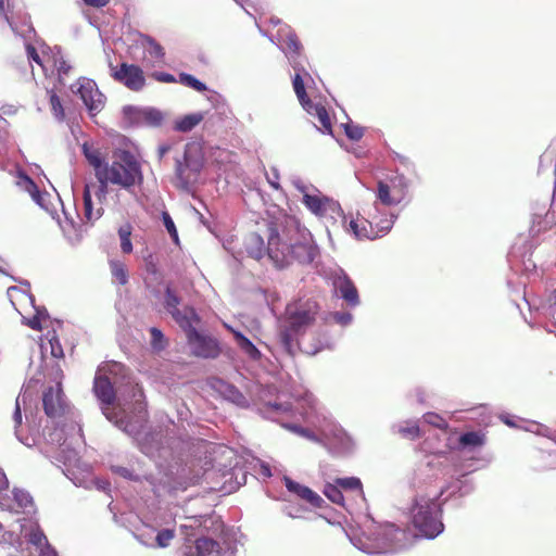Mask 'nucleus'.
<instances>
[{
	"label": "nucleus",
	"instance_id": "1",
	"mask_svg": "<svg viewBox=\"0 0 556 556\" xmlns=\"http://www.w3.org/2000/svg\"><path fill=\"white\" fill-rule=\"evenodd\" d=\"M267 247L255 232L248 236L244 248L249 256L261 260L265 253L277 267H285L291 261L311 263L316 255L309 231L302 227L294 216L282 214L267 224Z\"/></svg>",
	"mask_w": 556,
	"mask_h": 556
},
{
	"label": "nucleus",
	"instance_id": "2",
	"mask_svg": "<svg viewBox=\"0 0 556 556\" xmlns=\"http://www.w3.org/2000/svg\"><path fill=\"white\" fill-rule=\"evenodd\" d=\"M98 182L94 194L100 202L105 201L110 185L130 191L143 182L141 164L130 151L117 149L111 163L98 173Z\"/></svg>",
	"mask_w": 556,
	"mask_h": 556
},
{
	"label": "nucleus",
	"instance_id": "3",
	"mask_svg": "<svg viewBox=\"0 0 556 556\" xmlns=\"http://www.w3.org/2000/svg\"><path fill=\"white\" fill-rule=\"evenodd\" d=\"M318 312V303L312 300L288 307L286 325L280 326L278 336L289 355H294L298 337L314 324Z\"/></svg>",
	"mask_w": 556,
	"mask_h": 556
},
{
	"label": "nucleus",
	"instance_id": "4",
	"mask_svg": "<svg viewBox=\"0 0 556 556\" xmlns=\"http://www.w3.org/2000/svg\"><path fill=\"white\" fill-rule=\"evenodd\" d=\"M446 491L441 490L434 498L418 497L410 509L414 528L427 539H434L444 530L442 508L438 500Z\"/></svg>",
	"mask_w": 556,
	"mask_h": 556
},
{
	"label": "nucleus",
	"instance_id": "5",
	"mask_svg": "<svg viewBox=\"0 0 556 556\" xmlns=\"http://www.w3.org/2000/svg\"><path fill=\"white\" fill-rule=\"evenodd\" d=\"M131 389L132 396L136 397V404L138 405L139 412L138 418L135 424L126 419L123 416L122 412L116 410V408L111 407V405H104L102 407V410L105 417L110 421L114 422L119 429H122L128 434H136L140 431V429L143 427V424L146 422L147 412L141 401V399L143 397V391L139 389L137 386H134Z\"/></svg>",
	"mask_w": 556,
	"mask_h": 556
},
{
	"label": "nucleus",
	"instance_id": "6",
	"mask_svg": "<svg viewBox=\"0 0 556 556\" xmlns=\"http://www.w3.org/2000/svg\"><path fill=\"white\" fill-rule=\"evenodd\" d=\"M198 323L191 321L190 327L182 328L186 331L192 355L200 358H217L222 352L218 341L213 337L200 333L194 327V324Z\"/></svg>",
	"mask_w": 556,
	"mask_h": 556
},
{
	"label": "nucleus",
	"instance_id": "7",
	"mask_svg": "<svg viewBox=\"0 0 556 556\" xmlns=\"http://www.w3.org/2000/svg\"><path fill=\"white\" fill-rule=\"evenodd\" d=\"M110 68L112 78L131 91H141L146 86L144 73L136 64L123 62L116 66L110 64Z\"/></svg>",
	"mask_w": 556,
	"mask_h": 556
},
{
	"label": "nucleus",
	"instance_id": "8",
	"mask_svg": "<svg viewBox=\"0 0 556 556\" xmlns=\"http://www.w3.org/2000/svg\"><path fill=\"white\" fill-rule=\"evenodd\" d=\"M179 304L180 298L170 287H167L164 296V307L172 315L179 327H190L191 321H200L195 311L192 307L185 306L180 309L178 307Z\"/></svg>",
	"mask_w": 556,
	"mask_h": 556
},
{
	"label": "nucleus",
	"instance_id": "9",
	"mask_svg": "<svg viewBox=\"0 0 556 556\" xmlns=\"http://www.w3.org/2000/svg\"><path fill=\"white\" fill-rule=\"evenodd\" d=\"M77 92L91 115H96L104 108V96L91 79H79Z\"/></svg>",
	"mask_w": 556,
	"mask_h": 556
},
{
	"label": "nucleus",
	"instance_id": "10",
	"mask_svg": "<svg viewBox=\"0 0 556 556\" xmlns=\"http://www.w3.org/2000/svg\"><path fill=\"white\" fill-rule=\"evenodd\" d=\"M332 285L349 306L356 307L361 303L357 288L344 270L333 276Z\"/></svg>",
	"mask_w": 556,
	"mask_h": 556
},
{
	"label": "nucleus",
	"instance_id": "11",
	"mask_svg": "<svg viewBox=\"0 0 556 556\" xmlns=\"http://www.w3.org/2000/svg\"><path fill=\"white\" fill-rule=\"evenodd\" d=\"M42 404L45 413L49 417H54L63 413V391L60 381L55 387H49L43 392Z\"/></svg>",
	"mask_w": 556,
	"mask_h": 556
},
{
	"label": "nucleus",
	"instance_id": "12",
	"mask_svg": "<svg viewBox=\"0 0 556 556\" xmlns=\"http://www.w3.org/2000/svg\"><path fill=\"white\" fill-rule=\"evenodd\" d=\"M285 485L290 493L295 494L301 500L307 502L315 508H321L325 501L308 486L302 485L299 482L293 481L289 477L283 478Z\"/></svg>",
	"mask_w": 556,
	"mask_h": 556
},
{
	"label": "nucleus",
	"instance_id": "13",
	"mask_svg": "<svg viewBox=\"0 0 556 556\" xmlns=\"http://www.w3.org/2000/svg\"><path fill=\"white\" fill-rule=\"evenodd\" d=\"M83 202H84V222L90 225H93L98 219H100L104 213V208L102 206L103 202L99 201V206L94 207L90 185H85L83 192Z\"/></svg>",
	"mask_w": 556,
	"mask_h": 556
},
{
	"label": "nucleus",
	"instance_id": "14",
	"mask_svg": "<svg viewBox=\"0 0 556 556\" xmlns=\"http://www.w3.org/2000/svg\"><path fill=\"white\" fill-rule=\"evenodd\" d=\"M93 391L103 405H112L114 403L115 391L106 376H97L94 378Z\"/></svg>",
	"mask_w": 556,
	"mask_h": 556
},
{
	"label": "nucleus",
	"instance_id": "15",
	"mask_svg": "<svg viewBox=\"0 0 556 556\" xmlns=\"http://www.w3.org/2000/svg\"><path fill=\"white\" fill-rule=\"evenodd\" d=\"M350 227L358 239L374 240L381 237V230H374V222L363 217L351 220Z\"/></svg>",
	"mask_w": 556,
	"mask_h": 556
},
{
	"label": "nucleus",
	"instance_id": "16",
	"mask_svg": "<svg viewBox=\"0 0 556 556\" xmlns=\"http://www.w3.org/2000/svg\"><path fill=\"white\" fill-rule=\"evenodd\" d=\"M192 149H197L194 146H187L184 153V161L177 160L176 163V175L180 179H189V175L187 174V169H190L194 173H198L201 167V162L199 160H194L191 156Z\"/></svg>",
	"mask_w": 556,
	"mask_h": 556
},
{
	"label": "nucleus",
	"instance_id": "17",
	"mask_svg": "<svg viewBox=\"0 0 556 556\" xmlns=\"http://www.w3.org/2000/svg\"><path fill=\"white\" fill-rule=\"evenodd\" d=\"M83 153L88 162V164L93 168L94 176L98 179V173L103 170L109 163L104 162L105 156L102 151L93 146H89L88 143L83 144Z\"/></svg>",
	"mask_w": 556,
	"mask_h": 556
},
{
	"label": "nucleus",
	"instance_id": "18",
	"mask_svg": "<svg viewBox=\"0 0 556 556\" xmlns=\"http://www.w3.org/2000/svg\"><path fill=\"white\" fill-rule=\"evenodd\" d=\"M309 115L316 116L319 124L320 130L324 134H332V124L327 109L323 104H315L311 102L308 105L303 108Z\"/></svg>",
	"mask_w": 556,
	"mask_h": 556
},
{
	"label": "nucleus",
	"instance_id": "19",
	"mask_svg": "<svg viewBox=\"0 0 556 556\" xmlns=\"http://www.w3.org/2000/svg\"><path fill=\"white\" fill-rule=\"evenodd\" d=\"M387 182H389L390 187L392 188V192L399 199L400 203L407 198L409 187L412 186V180L408 179L405 175L396 174L390 177Z\"/></svg>",
	"mask_w": 556,
	"mask_h": 556
},
{
	"label": "nucleus",
	"instance_id": "20",
	"mask_svg": "<svg viewBox=\"0 0 556 556\" xmlns=\"http://www.w3.org/2000/svg\"><path fill=\"white\" fill-rule=\"evenodd\" d=\"M204 118L203 113H192L175 121L174 129L180 132H188L198 126Z\"/></svg>",
	"mask_w": 556,
	"mask_h": 556
},
{
	"label": "nucleus",
	"instance_id": "21",
	"mask_svg": "<svg viewBox=\"0 0 556 556\" xmlns=\"http://www.w3.org/2000/svg\"><path fill=\"white\" fill-rule=\"evenodd\" d=\"M376 195L377 199L386 206H395L400 204L399 199L392 192V188L387 180H379L377 182Z\"/></svg>",
	"mask_w": 556,
	"mask_h": 556
},
{
	"label": "nucleus",
	"instance_id": "22",
	"mask_svg": "<svg viewBox=\"0 0 556 556\" xmlns=\"http://www.w3.org/2000/svg\"><path fill=\"white\" fill-rule=\"evenodd\" d=\"M235 339L239 348L247 353L251 358L258 359L261 357V352L252 343L250 339L243 336L241 332H235Z\"/></svg>",
	"mask_w": 556,
	"mask_h": 556
},
{
	"label": "nucleus",
	"instance_id": "23",
	"mask_svg": "<svg viewBox=\"0 0 556 556\" xmlns=\"http://www.w3.org/2000/svg\"><path fill=\"white\" fill-rule=\"evenodd\" d=\"M219 544L208 538H200L195 541L197 556H210L213 553H217Z\"/></svg>",
	"mask_w": 556,
	"mask_h": 556
},
{
	"label": "nucleus",
	"instance_id": "24",
	"mask_svg": "<svg viewBox=\"0 0 556 556\" xmlns=\"http://www.w3.org/2000/svg\"><path fill=\"white\" fill-rule=\"evenodd\" d=\"M110 269L114 280L121 286H125L128 282V270L123 262L118 260L110 261Z\"/></svg>",
	"mask_w": 556,
	"mask_h": 556
},
{
	"label": "nucleus",
	"instance_id": "25",
	"mask_svg": "<svg viewBox=\"0 0 556 556\" xmlns=\"http://www.w3.org/2000/svg\"><path fill=\"white\" fill-rule=\"evenodd\" d=\"M458 442L462 446H482L485 443V435L482 432L470 431L463 433Z\"/></svg>",
	"mask_w": 556,
	"mask_h": 556
},
{
	"label": "nucleus",
	"instance_id": "26",
	"mask_svg": "<svg viewBox=\"0 0 556 556\" xmlns=\"http://www.w3.org/2000/svg\"><path fill=\"white\" fill-rule=\"evenodd\" d=\"M131 231L132 226L129 223H126L118 228L121 250L125 254H130L132 252V243L130 241Z\"/></svg>",
	"mask_w": 556,
	"mask_h": 556
},
{
	"label": "nucleus",
	"instance_id": "27",
	"mask_svg": "<svg viewBox=\"0 0 556 556\" xmlns=\"http://www.w3.org/2000/svg\"><path fill=\"white\" fill-rule=\"evenodd\" d=\"M303 203L316 215H324L326 212V202L318 195L304 194Z\"/></svg>",
	"mask_w": 556,
	"mask_h": 556
},
{
	"label": "nucleus",
	"instance_id": "28",
	"mask_svg": "<svg viewBox=\"0 0 556 556\" xmlns=\"http://www.w3.org/2000/svg\"><path fill=\"white\" fill-rule=\"evenodd\" d=\"M142 45L146 49V51L152 56L153 59L157 61H162L165 52L163 47L157 43L153 38L146 36L143 37Z\"/></svg>",
	"mask_w": 556,
	"mask_h": 556
},
{
	"label": "nucleus",
	"instance_id": "29",
	"mask_svg": "<svg viewBox=\"0 0 556 556\" xmlns=\"http://www.w3.org/2000/svg\"><path fill=\"white\" fill-rule=\"evenodd\" d=\"M292 84H293L294 92H295L301 105L303 108H305L306 105H308L312 102V100L308 98V96L305 91L304 81L299 73H296L294 75Z\"/></svg>",
	"mask_w": 556,
	"mask_h": 556
},
{
	"label": "nucleus",
	"instance_id": "30",
	"mask_svg": "<svg viewBox=\"0 0 556 556\" xmlns=\"http://www.w3.org/2000/svg\"><path fill=\"white\" fill-rule=\"evenodd\" d=\"M178 81L181 85L192 88L199 92H203V91L207 90L206 85L204 83L200 81L198 78H195L191 74L180 73Z\"/></svg>",
	"mask_w": 556,
	"mask_h": 556
},
{
	"label": "nucleus",
	"instance_id": "31",
	"mask_svg": "<svg viewBox=\"0 0 556 556\" xmlns=\"http://www.w3.org/2000/svg\"><path fill=\"white\" fill-rule=\"evenodd\" d=\"M49 94H50L49 102H50L52 114L59 122H63L65 118V112H64L60 97L53 90H51L49 92Z\"/></svg>",
	"mask_w": 556,
	"mask_h": 556
},
{
	"label": "nucleus",
	"instance_id": "32",
	"mask_svg": "<svg viewBox=\"0 0 556 556\" xmlns=\"http://www.w3.org/2000/svg\"><path fill=\"white\" fill-rule=\"evenodd\" d=\"M334 482L341 490H352L363 493L362 482L358 478H337Z\"/></svg>",
	"mask_w": 556,
	"mask_h": 556
},
{
	"label": "nucleus",
	"instance_id": "33",
	"mask_svg": "<svg viewBox=\"0 0 556 556\" xmlns=\"http://www.w3.org/2000/svg\"><path fill=\"white\" fill-rule=\"evenodd\" d=\"M325 496L330 500L332 503L338 505H343L344 496L342 494L341 489L334 484H326L324 489Z\"/></svg>",
	"mask_w": 556,
	"mask_h": 556
},
{
	"label": "nucleus",
	"instance_id": "34",
	"mask_svg": "<svg viewBox=\"0 0 556 556\" xmlns=\"http://www.w3.org/2000/svg\"><path fill=\"white\" fill-rule=\"evenodd\" d=\"M422 418L425 422L440 430H446L448 428L447 421L437 413H426Z\"/></svg>",
	"mask_w": 556,
	"mask_h": 556
},
{
	"label": "nucleus",
	"instance_id": "35",
	"mask_svg": "<svg viewBox=\"0 0 556 556\" xmlns=\"http://www.w3.org/2000/svg\"><path fill=\"white\" fill-rule=\"evenodd\" d=\"M150 336H151V345L156 351H162L166 348L167 341L163 334V332L156 328L152 327L150 329Z\"/></svg>",
	"mask_w": 556,
	"mask_h": 556
},
{
	"label": "nucleus",
	"instance_id": "36",
	"mask_svg": "<svg viewBox=\"0 0 556 556\" xmlns=\"http://www.w3.org/2000/svg\"><path fill=\"white\" fill-rule=\"evenodd\" d=\"M399 433L403 438H407L409 440H415L420 437V429L417 424L413 422V424H407L404 427H401L399 429Z\"/></svg>",
	"mask_w": 556,
	"mask_h": 556
},
{
	"label": "nucleus",
	"instance_id": "37",
	"mask_svg": "<svg viewBox=\"0 0 556 556\" xmlns=\"http://www.w3.org/2000/svg\"><path fill=\"white\" fill-rule=\"evenodd\" d=\"M285 43L289 53L294 55H299L301 53L302 45L295 34L288 35Z\"/></svg>",
	"mask_w": 556,
	"mask_h": 556
},
{
	"label": "nucleus",
	"instance_id": "38",
	"mask_svg": "<svg viewBox=\"0 0 556 556\" xmlns=\"http://www.w3.org/2000/svg\"><path fill=\"white\" fill-rule=\"evenodd\" d=\"M49 345H50V353H51L52 357H54L56 359H61L64 357L63 348H62L61 342L56 336H52L49 339Z\"/></svg>",
	"mask_w": 556,
	"mask_h": 556
},
{
	"label": "nucleus",
	"instance_id": "39",
	"mask_svg": "<svg viewBox=\"0 0 556 556\" xmlns=\"http://www.w3.org/2000/svg\"><path fill=\"white\" fill-rule=\"evenodd\" d=\"M29 542L37 548H40L43 547L45 545H48L49 541L45 533L40 529H37L30 532Z\"/></svg>",
	"mask_w": 556,
	"mask_h": 556
},
{
	"label": "nucleus",
	"instance_id": "40",
	"mask_svg": "<svg viewBox=\"0 0 556 556\" xmlns=\"http://www.w3.org/2000/svg\"><path fill=\"white\" fill-rule=\"evenodd\" d=\"M344 130L346 137L354 141L362 139V137L364 136V129L357 125L345 124Z\"/></svg>",
	"mask_w": 556,
	"mask_h": 556
},
{
	"label": "nucleus",
	"instance_id": "41",
	"mask_svg": "<svg viewBox=\"0 0 556 556\" xmlns=\"http://www.w3.org/2000/svg\"><path fill=\"white\" fill-rule=\"evenodd\" d=\"M374 222V230H381V237L384 236L393 225V219L391 217L381 218L376 220V218L371 219Z\"/></svg>",
	"mask_w": 556,
	"mask_h": 556
},
{
	"label": "nucleus",
	"instance_id": "42",
	"mask_svg": "<svg viewBox=\"0 0 556 556\" xmlns=\"http://www.w3.org/2000/svg\"><path fill=\"white\" fill-rule=\"evenodd\" d=\"M174 538V531L164 529L156 534V544L160 547H167Z\"/></svg>",
	"mask_w": 556,
	"mask_h": 556
},
{
	"label": "nucleus",
	"instance_id": "43",
	"mask_svg": "<svg viewBox=\"0 0 556 556\" xmlns=\"http://www.w3.org/2000/svg\"><path fill=\"white\" fill-rule=\"evenodd\" d=\"M162 216H163V223H164L166 230L168 231V233L170 235L173 240L176 243H178V232H177L176 226H175L172 217L169 216V214L167 212H163Z\"/></svg>",
	"mask_w": 556,
	"mask_h": 556
},
{
	"label": "nucleus",
	"instance_id": "44",
	"mask_svg": "<svg viewBox=\"0 0 556 556\" xmlns=\"http://www.w3.org/2000/svg\"><path fill=\"white\" fill-rule=\"evenodd\" d=\"M152 78H154L155 80L160 81V83H176L178 81L172 74L169 73H164V72H154L152 73Z\"/></svg>",
	"mask_w": 556,
	"mask_h": 556
},
{
	"label": "nucleus",
	"instance_id": "45",
	"mask_svg": "<svg viewBox=\"0 0 556 556\" xmlns=\"http://www.w3.org/2000/svg\"><path fill=\"white\" fill-rule=\"evenodd\" d=\"M26 54H27V58L29 61H33V62L37 63L38 65L42 66L41 58H40L37 49L34 46H31V45L26 46Z\"/></svg>",
	"mask_w": 556,
	"mask_h": 556
},
{
	"label": "nucleus",
	"instance_id": "46",
	"mask_svg": "<svg viewBox=\"0 0 556 556\" xmlns=\"http://www.w3.org/2000/svg\"><path fill=\"white\" fill-rule=\"evenodd\" d=\"M24 179H25V184H26V190L31 194V197L35 200H38L39 189H38L37 185L28 176H25Z\"/></svg>",
	"mask_w": 556,
	"mask_h": 556
},
{
	"label": "nucleus",
	"instance_id": "47",
	"mask_svg": "<svg viewBox=\"0 0 556 556\" xmlns=\"http://www.w3.org/2000/svg\"><path fill=\"white\" fill-rule=\"evenodd\" d=\"M332 318L336 323L340 324V325H348L351 323L352 320V315L350 313H339V312H336L332 314Z\"/></svg>",
	"mask_w": 556,
	"mask_h": 556
},
{
	"label": "nucleus",
	"instance_id": "48",
	"mask_svg": "<svg viewBox=\"0 0 556 556\" xmlns=\"http://www.w3.org/2000/svg\"><path fill=\"white\" fill-rule=\"evenodd\" d=\"M84 3L88 7L101 9L106 7L110 3V0H83Z\"/></svg>",
	"mask_w": 556,
	"mask_h": 556
},
{
	"label": "nucleus",
	"instance_id": "49",
	"mask_svg": "<svg viewBox=\"0 0 556 556\" xmlns=\"http://www.w3.org/2000/svg\"><path fill=\"white\" fill-rule=\"evenodd\" d=\"M27 326L34 330H41L42 326H41L40 317L36 315V316L29 318L27 321Z\"/></svg>",
	"mask_w": 556,
	"mask_h": 556
},
{
	"label": "nucleus",
	"instance_id": "50",
	"mask_svg": "<svg viewBox=\"0 0 556 556\" xmlns=\"http://www.w3.org/2000/svg\"><path fill=\"white\" fill-rule=\"evenodd\" d=\"M279 180V175L277 173L276 169L273 170V177L268 176L267 175V181L268 184L276 190H279L280 189V185L278 182Z\"/></svg>",
	"mask_w": 556,
	"mask_h": 556
},
{
	"label": "nucleus",
	"instance_id": "51",
	"mask_svg": "<svg viewBox=\"0 0 556 556\" xmlns=\"http://www.w3.org/2000/svg\"><path fill=\"white\" fill-rule=\"evenodd\" d=\"M39 551H40V556H58L56 551L54 549V547H52L50 545L49 542H48V545L40 547Z\"/></svg>",
	"mask_w": 556,
	"mask_h": 556
},
{
	"label": "nucleus",
	"instance_id": "52",
	"mask_svg": "<svg viewBox=\"0 0 556 556\" xmlns=\"http://www.w3.org/2000/svg\"><path fill=\"white\" fill-rule=\"evenodd\" d=\"M147 118L153 124L159 125L162 121V115L156 111H151L147 114Z\"/></svg>",
	"mask_w": 556,
	"mask_h": 556
},
{
	"label": "nucleus",
	"instance_id": "53",
	"mask_svg": "<svg viewBox=\"0 0 556 556\" xmlns=\"http://www.w3.org/2000/svg\"><path fill=\"white\" fill-rule=\"evenodd\" d=\"M71 71V65H68L65 61H62L58 66V72L60 75H67Z\"/></svg>",
	"mask_w": 556,
	"mask_h": 556
},
{
	"label": "nucleus",
	"instance_id": "54",
	"mask_svg": "<svg viewBox=\"0 0 556 556\" xmlns=\"http://www.w3.org/2000/svg\"><path fill=\"white\" fill-rule=\"evenodd\" d=\"M188 520H189L188 525H182L181 526L182 530H187L189 528L192 529V528L197 527L200 523L199 519H197L195 517H189Z\"/></svg>",
	"mask_w": 556,
	"mask_h": 556
},
{
	"label": "nucleus",
	"instance_id": "55",
	"mask_svg": "<svg viewBox=\"0 0 556 556\" xmlns=\"http://www.w3.org/2000/svg\"><path fill=\"white\" fill-rule=\"evenodd\" d=\"M13 418H14V421H15L16 425H21L22 424V412H21V408H20V405H18L17 402H16V405H15V412H14Z\"/></svg>",
	"mask_w": 556,
	"mask_h": 556
},
{
	"label": "nucleus",
	"instance_id": "56",
	"mask_svg": "<svg viewBox=\"0 0 556 556\" xmlns=\"http://www.w3.org/2000/svg\"><path fill=\"white\" fill-rule=\"evenodd\" d=\"M170 150V147L167 144H162L159 147V155L162 159L168 151Z\"/></svg>",
	"mask_w": 556,
	"mask_h": 556
},
{
	"label": "nucleus",
	"instance_id": "57",
	"mask_svg": "<svg viewBox=\"0 0 556 556\" xmlns=\"http://www.w3.org/2000/svg\"><path fill=\"white\" fill-rule=\"evenodd\" d=\"M56 376L59 378H62V376H63L62 369H61V367L58 364H56Z\"/></svg>",
	"mask_w": 556,
	"mask_h": 556
},
{
	"label": "nucleus",
	"instance_id": "58",
	"mask_svg": "<svg viewBox=\"0 0 556 556\" xmlns=\"http://www.w3.org/2000/svg\"><path fill=\"white\" fill-rule=\"evenodd\" d=\"M4 12V0H0V13Z\"/></svg>",
	"mask_w": 556,
	"mask_h": 556
},
{
	"label": "nucleus",
	"instance_id": "59",
	"mask_svg": "<svg viewBox=\"0 0 556 556\" xmlns=\"http://www.w3.org/2000/svg\"><path fill=\"white\" fill-rule=\"evenodd\" d=\"M504 422H505L506 425H508V426H513V422H510V420H508V419H505V420H504Z\"/></svg>",
	"mask_w": 556,
	"mask_h": 556
},
{
	"label": "nucleus",
	"instance_id": "60",
	"mask_svg": "<svg viewBox=\"0 0 556 556\" xmlns=\"http://www.w3.org/2000/svg\"><path fill=\"white\" fill-rule=\"evenodd\" d=\"M126 472H127V470H126V469H123L122 475H124V476H125V475H126Z\"/></svg>",
	"mask_w": 556,
	"mask_h": 556
}]
</instances>
